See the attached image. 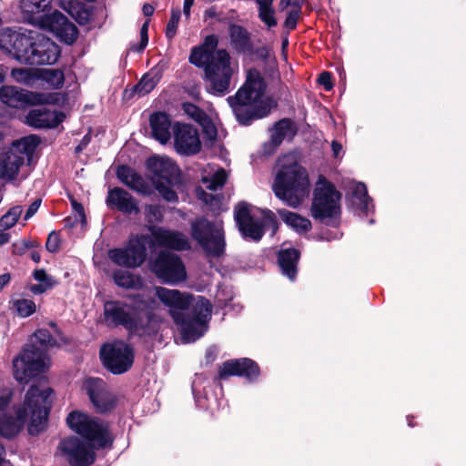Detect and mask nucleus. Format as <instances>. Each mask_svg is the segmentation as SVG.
<instances>
[{
  "label": "nucleus",
  "mask_w": 466,
  "mask_h": 466,
  "mask_svg": "<svg viewBox=\"0 0 466 466\" xmlns=\"http://www.w3.org/2000/svg\"><path fill=\"white\" fill-rule=\"evenodd\" d=\"M0 101L9 107L17 109L44 103L42 94L15 86H2L0 87Z\"/></svg>",
  "instance_id": "obj_19"
},
{
  "label": "nucleus",
  "mask_w": 466,
  "mask_h": 466,
  "mask_svg": "<svg viewBox=\"0 0 466 466\" xmlns=\"http://www.w3.org/2000/svg\"><path fill=\"white\" fill-rule=\"evenodd\" d=\"M33 278L46 287L47 289H51L56 285H58V281L55 279L52 276L48 275L45 268H35L32 274Z\"/></svg>",
  "instance_id": "obj_49"
},
{
  "label": "nucleus",
  "mask_w": 466,
  "mask_h": 466,
  "mask_svg": "<svg viewBox=\"0 0 466 466\" xmlns=\"http://www.w3.org/2000/svg\"><path fill=\"white\" fill-rule=\"evenodd\" d=\"M96 446L95 441H88L76 435H70L60 440L57 451L69 466H91L96 460Z\"/></svg>",
  "instance_id": "obj_11"
},
{
  "label": "nucleus",
  "mask_w": 466,
  "mask_h": 466,
  "mask_svg": "<svg viewBox=\"0 0 466 466\" xmlns=\"http://www.w3.org/2000/svg\"><path fill=\"white\" fill-rule=\"evenodd\" d=\"M35 34L22 28H3L0 30V49L21 64L26 65Z\"/></svg>",
  "instance_id": "obj_12"
},
{
  "label": "nucleus",
  "mask_w": 466,
  "mask_h": 466,
  "mask_svg": "<svg viewBox=\"0 0 466 466\" xmlns=\"http://www.w3.org/2000/svg\"><path fill=\"white\" fill-rule=\"evenodd\" d=\"M272 190L279 199L289 206H299L309 193L306 168L297 162L281 164L274 178Z\"/></svg>",
  "instance_id": "obj_5"
},
{
  "label": "nucleus",
  "mask_w": 466,
  "mask_h": 466,
  "mask_svg": "<svg viewBox=\"0 0 466 466\" xmlns=\"http://www.w3.org/2000/svg\"><path fill=\"white\" fill-rule=\"evenodd\" d=\"M206 50L202 49L199 46H193L190 50L188 61L196 67L205 69L207 65L215 59Z\"/></svg>",
  "instance_id": "obj_41"
},
{
  "label": "nucleus",
  "mask_w": 466,
  "mask_h": 466,
  "mask_svg": "<svg viewBox=\"0 0 466 466\" xmlns=\"http://www.w3.org/2000/svg\"><path fill=\"white\" fill-rule=\"evenodd\" d=\"M35 342L25 344L13 360L14 378L20 384H27L48 370V348L58 347L57 341L46 329H37Z\"/></svg>",
  "instance_id": "obj_4"
},
{
  "label": "nucleus",
  "mask_w": 466,
  "mask_h": 466,
  "mask_svg": "<svg viewBox=\"0 0 466 466\" xmlns=\"http://www.w3.org/2000/svg\"><path fill=\"white\" fill-rule=\"evenodd\" d=\"M174 145L180 155L193 156L201 149L198 129L190 124L176 123L173 127Z\"/></svg>",
  "instance_id": "obj_18"
},
{
  "label": "nucleus",
  "mask_w": 466,
  "mask_h": 466,
  "mask_svg": "<svg viewBox=\"0 0 466 466\" xmlns=\"http://www.w3.org/2000/svg\"><path fill=\"white\" fill-rule=\"evenodd\" d=\"M41 202H42L41 198H36L30 204V206L28 207V208L25 214V217H24L25 220H28L30 218H32L37 212V210L41 205Z\"/></svg>",
  "instance_id": "obj_63"
},
{
  "label": "nucleus",
  "mask_w": 466,
  "mask_h": 466,
  "mask_svg": "<svg viewBox=\"0 0 466 466\" xmlns=\"http://www.w3.org/2000/svg\"><path fill=\"white\" fill-rule=\"evenodd\" d=\"M55 393L50 387L41 389L32 384L24 403L15 410V416L10 413L0 415V436L7 440L16 437L28 420L27 431L37 436L46 430L48 416L52 408L51 396Z\"/></svg>",
  "instance_id": "obj_1"
},
{
  "label": "nucleus",
  "mask_w": 466,
  "mask_h": 466,
  "mask_svg": "<svg viewBox=\"0 0 466 466\" xmlns=\"http://www.w3.org/2000/svg\"><path fill=\"white\" fill-rule=\"evenodd\" d=\"M62 119L59 118L56 111H51L46 107L33 108L25 116V123L35 129L55 128Z\"/></svg>",
  "instance_id": "obj_26"
},
{
  "label": "nucleus",
  "mask_w": 466,
  "mask_h": 466,
  "mask_svg": "<svg viewBox=\"0 0 466 466\" xmlns=\"http://www.w3.org/2000/svg\"><path fill=\"white\" fill-rule=\"evenodd\" d=\"M151 270L166 284H178L187 279L186 267L181 258L167 250L158 252L152 262Z\"/></svg>",
  "instance_id": "obj_14"
},
{
  "label": "nucleus",
  "mask_w": 466,
  "mask_h": 466,
  "mask_svg": "<svg viewBox=\"0 0 466 466\" xmlns=\"http://www.w3.org/2000/svg\"><path fill=\"white\" fill-rule=\"evenodd\" d=\"M92 139L91 129L82 137L79 144L75 147V154L79 155L89 145Z\"/></svg>",
  "instance_id": "obj_60"
},
{
  "label": "nucleus",
  "mask_w": 466,
  "mask_h": 466,
  "mask_svg": "<svg viewBox=\"0 0 466 466\" xmlns=\"http://www.w3.org/2000/svg\"><path fill=\"white\" fill-rule=\"evenodd\" d=\"M147 245H154L149 235L141 234L128 239L126 248L130 256L133 268L144 264L147 257Z\"/></svg>",
  "instance_id": "obj_28"
},
{
  "label": "nucleus",
  "mask_w": 466,
  "mask_h": 466,
  "mask_svg": "<svg viewBox=\"0 0 466 466\" xmlns=\"http://www.w3.org/2000/svg\"><path fill=\"white\" fill-rule=\"evenodd\" d=\"M53 0H21L20 9L24 19L34 25H39L52 10Z\"/></svg>",
  "instance_id": "obj_25"
},
{
  "label": "nucleus",
  "mask_w": 466,
  "mask_h": 466,
  "mask_svg": "<svg viewBox=\"0 0 466 466\" xmlns=\"http://www.w3.org/2000/svg\"><path fill=\"white\" fill-rule=\"evenodd\" d=\"M40 78L54 89H60L65 84V73L60 68H47L39 71Z\"/></svg>",
  "instance_id": "obj_40"
},
{
  "label": "nucleus",
  "mask_w": 466,
  "mask_h": 466,
  "mask_svg": "<svg viewBox=\"0 0 466 466\" xmlns=\"http://www.w3.org/2000/svg\"><path fill=\"white\" fill-rule=\"evenodd\" d=\"M218 38L216 35H207L202 44L198 45L202 49L206 50L213 57L217 56Z\"/></svg>",
  "instance_id": "obj_55"
},
{
  "label": "nucleus",
  "mask_w": 466,
  "mask_h": 466,
  "mask_svg": "<svg viewBox=\"0 0 466 466\" xmlns=\"http://www.w3.org/2000/svg\"><path fill=\"white\" fill-rule=\"evenodd\" d=\"M218 350L215 346L207 349L205 352V365H211L218 358Z\"/></svg>",
  "instance_id": "obj_62"
},
{
  "label": "nucleus",
  "mask_w": 466,
  "mask_h": 466,
  "mask_svg": "<svg viewBox=\"0 0 466 466\" xmlns=\"http://www.w3.org/2000/svg\"><path fill=\"white\" fill-rule=\"evenodd\" d=\"M181 12L179 9H172L170 19L167 22L166 26L165 35L168 41H172V39L177 35V25L180 20Z\"/></svg>",
  "instance_id": "obj_48"
},
{
  "label": "nucleus",
  "mask_w": 466,
  "mask_h": 466,
  "mask_svg": "<svg viewBox=\"0 0 466 466\" xmlns=\"http://www.w3.org/2000/svg\"><path fill=\"white\" fill-rule=\"evenodd\" d=\"M14 396L12 389H2L0 390V411H4L11 403Z\"/></svg>",
  "instance_id": "obj_58"
},
{
  "label": "nucleus",
  "mask_w": 466,
  "mask_h": 466,
  "mask_svg": "<svg viewBox=\"0 0 466 466\" xmlns=\"http://www.w3.org/2000/svg\"><path fill=\"white\" fill-rule=\"evenodd\" d=\"M228 180V174L224 168H219L216 171L209 179V184L208 185V189L211 191H216L218 188L224 187Z\"/></svg>",
  "instance_id": "obj_51"
},
{
  "label": "nucleus",
  "mask_w": 466,
  "mask_h": 466,
  "mask_svg": "<svg viewBox=\"0 0 466 466\" xmlns=\"http://www.w3.org/2000/svg\"><path fill=\"white\" fill-rule=\"evenodd\" d=\"M182 108L188 116L198 123H202L207 117L205 111L193 103L185 102L182 105Z\"/></svg>",
  "instance_id": "obj_50"
},
{
  "label": "nucleus",
  "mask_w": 466,
  "mask_h": 466,
  "mask_svg": "<svg viewBox=\"0 0 466 466\" xmlns=\"http://www.w3.org/2000/svg\"><path fill=\"white\" fill-rule=\"evenodd\" d=\"M133 298L148 309L143 310L139 305L120 299L106 300L103 306L105 322L108 327L124 328L129 335L156 337L159 330V320L151 307L156 304L155 299H141L140 294Z\"/></svg>",
  "instance_id": "obj_3"
},
{
  "label": "nucleus",
  "mask_w": 466,
  "mask_h": 466,
  "mask_svg": "<svg viewBox=\"0 0 466 466\" xmlns=\"http://www.w3.org/2000/svg\"><path fill=\"white\" fill-rule=\"evenodd\" d=\"M371 201L372 199L368 194L366 185L362 182L355 184L351 190L352 207L367 215L369 212V203Z\"/></svg>",
  "instance_id": "obj_37"
},
{
  "label": "nucleus",
  "mask_w": 466,
  "mask_h": 466,
  "mask_svg": "<svg viewBox=\"0 0 466 466\" xmlns=\"http://www.w3.org/2000/svg\"><path fill=\"white\" fill-rule=\"evenodd\" d=\"M300 251L295 248L280 249L278 252V263L281 273L290 280H295L298 273V263Z\"/></svg>",
  "instance_id": "obj_31"
},
{
  "label": "nucleus",
  "mask_w": 466,
  "mask_h": 466,
  "mask_svg": "<svg viewBox=\"0 0 466 466\" xmlns=\"http://www.w3.org/2000/svg\"><path fill=\"white\" fill-rule=\"evenodd\" d=\"M39 247L40 242L38 240L21 239L12 245V253L16 256H23L29 248Z\"/></svg>",
  "instance_id": "obj_52"
},
{
  "label": "nucleus",
  "mask_w": 466,
  "mask_h": 466,
  "mask_svg": "<svg viewBox=\"0 0 466 466\" xmlns=\"http://www.w3.org/2000/svg\"><path fill=\"white\" fill-rule=\"evenodd\" d=\"M301 12L289 10L284 21V27L289 32L295 30Z\"/></svg>",
  "instance_id": "obj_56"
},
{
  "label": "nucleus",
  "mask_w": 466,
  "mask_h": 466,
  "mask_svg": "<svg viewBox=\"0 0 466 466\" xmlns=\"http://www.w3.org/2000/svg\"><path fill=\"white\" fill-rule=\"evenodd\" d=\"M112 277L116 286L126 289H140L144 286L142 277L129 271L116 269Z\"/></svg>",
  "instance_id": "obj_36"
},
{
  "label": "nucleus",
  "mask_w": 466,
  "mask_h": 466,
  "mask_svg": "<svg viewBox=\"0 0 466 466\" xmlns=\"http://www.w3.org/2000/svg\"><path fill=\"white\" fill-rule=\"evenodd\" d=\"M319 183L321 186L313 191L310 215L315 220L326 226L337 227L341 214L342 194L324 177H319Z\"/></svg>",
  "instance_id": "obj_6"
},
{
  "label": "nucleus",
  "mask_w": 466,
  "mask_h": 466,
  "mask_svg": "<svg viewBox=\"0 0 466 466\" xmlns=\"http://www.w3.org/2000/svg\"><path fill=\"white\" fill-rule=\"evenodd\" d=\"M68 20L69 19L60 11L51 10V12L44 18L43 23L38 26L44 29H48L56 35L58 31H61V27H63Z\"/></svg>",
  "instance_id": "obj_39"
},
{
  "label": "nucleus",
  "mask_w": 466,
  "mask_h": 466,
  "mask_svg": "<svg viewBox=\"0 0 466 466\" xmlns=\"http://www.w3.org/2000/svg\"><path fill=\"white\" fill-rule=\"evenodd\" d=\"M236 224L242 237L255 242L259 241L264 236V230L259 221H255L250 214L247 202H239L234 210Z\"/></svg>",
  "instance_id": "obj_20"
},
{
  "label": "nucleus",
  "mask_w": 466,
  "mask_h": 466,
  "mask_svg": "<svg viewBox=\"0 0 466 466\" xmlns=\"http://www.w3.org/2000/svg\"><path fill=\"white\" fill-rule=\"evenodd\" d=\"M147 170L154 175L153 181H163L167 185H174L178 181L179 169L170 159L157 156L147 159Z\"/></svg>",
  "instance_id": "obj_21"
},
{
  "label": "nucleus",
  "mask_w": 466,
  "mask_h": 466,
  "mask_svg": "<svg viewBox=\"0 0 466 466\" xmlns=\"http://www.w3.org/2000/svg\"><path fill=\"white\" fill-rule=\"evenodd\" d=\"M261 375L259 365L250 358L230 359L218 366L214 380L221 382L237 376L245 379L248 383H256Z\"/></svg>",
  "instance_id": "obj_15"
},
{
  "label": "nucleus",
  "mask_w": 466,
  "mask_h": 466,
  "mask_svg": "<svg viewBox=\"0 0 466 466\" xmlns=\"http://www.w3.org/2000/svg\"><path fill=\"white\" fill-rule=\"evenodd\" d=\"M252 50L246 52L247 56H256L258 59L263 62H267L269 57V48L267 46L255 47L252 43Z\"/></svg>",
  "instance_id": "obj_57"
},
{
  "label": "nucleus",
  "mask_w": 466,
  "mask_h": 466,
  "mask_svg": "<svg viewBox=\"0 0 466 466\" xmlns=\"http://www.w3.org/2000/svg\"><path fill=\"white\" fill-rule=\"evenodd\" d=\"M23 208L21 206H15L11 208L1 218H0V229H9L12 227H14L21 214H22Z\"/></svg>",
  "instance_id": "obj_45"
},
{
  "label": "nucleus",
  "mask_w": 466,
  "mask_h": 466,
  "mask_svg": "<svg viewBox=\"0 0 466 466\" xmlns=\"http://www.w3.org/2000/svg\"><path fill=\"white\" fill-rule=\"evenodd\" d=\"M297 133L298 127L291 118H281L271 128L270 144L275 148L279 147L286 137L292 140Z\"/></svg>",
  "instance_id": "obj_32"
},
{
  "label": "nucleus",
  "mask_w": 466,
  "mask_h": 466,
  "mask_svg": "<svg viewBox=\"0 0 466 466\" xmlns=\"http://www.w3.org/2000/svg\"><path fill=\"white\" fill-rule=\"evenodd\" d=\"M318 82L323 86L324 89L329 91L333 88L332 74L329 71H323L319 75Z\"/></svg>",
  "instance_id": "obj_59"
},
{
  "label": "nucleus",
  "mask_w": 466,
  "mask_h": 466,
  "mask_svg": "<svg viewBox=\"0 0 466 466\" xmlns=\"http://www.w3.org/2000/svg\"><path fill=\"white\" fill-rule=\"evenodd\" d=\"M149 230L154 245L157 244L159 247L177 251L188 250L190 248L187 238L179 231H172L157 226L150 227Z\"/></svg>",
  "instance_id": "obj_22"
},
{
  "label": "nucleus",
  "mask_w": 466,
  "mask_h": 466,
  "mask_svg": "<svg viewBox=\"0 0 466 466\" xmlns=\"http://www.w3.org/2000/svg\"><path fill=\"white\" fill-rule=\"evenodd\" d=\"M267 83L261 73L250 68L244 84L238 91L227 98L237 122L242 127H249L255 121L268 117L278 107V101L272 96H265Z\"/></svg>",
  "instance_id": "obj_2"
},
{
  "label": "nucleus",
  "mask_w": 466,
  "mask_h": 466,
  "mask_svg": "<svg viewBox=\"0 0 466 466\" xmlns=\"http://www.w3.org/2000/svg\"><path fill=\"white\" fill-rule=\"evenodd\" d=\"M75 18L79 25H85L90 20V12L82 7L76 12Z\"/></svg>",
  "instance_id": "obj_64"
},
{
  "label": "nucleus",
  "mask_w": 466,
  "mask_h": 466,
  "mask_svg": "<svg viewBox=\"0 0 466 466\" xmlns=\"http://www.w3.org/2000/svg\"><path fill=\"white\" fill-rule=\"evenodd\" d=\"M155 188L160 196L167 202L176 203L178 201L177 192L171 187L172 185H167L163 181H153Z\"/></svg>",
  "instance_id": "obj_46"
},
{
  "label": "nucleus",
  "mask_w": 466,
  "mask_h": 466,
  "mask_svg": "<svg viewBox=\"0 0 466 466\" xmlns=\"http://www.w3.org/2000/svg\"><path fill=\"white\" fill-rule=\"evenodd\" d=\"M233 75L231 57L227 49L217 50V56L204 69V80L209 83L208 93L223 96L229 89Z\"/></svg>",
  "instance_id": "obj_10"
},
{
  "label": "nucleus",
  "mask_w": 466,
  "mask_h": 466,
  "mask_svg": "<svg viewBox=\"0 0 466 466\" xmlns=\"http://www.w3.org/2000/svg\"><path fill=\"white\" fill-rule=\"evenodd\" d=\"M149 20L144 22L140 28V41L138 44L131 45L129 50L132 52L141 53L145 50L148 44V26Z\"/></svg>",
  "instance_id": "obj_53"
},
{
  "label": "nucleus",
  "mask_w": 466,
  "mask_h": 466,
  "mask_svg": "<svg viewBox=\"0 0 466 466\" xmlns=\"http://www.w3.org/2000/svg\"><path fill=\"white\" fill-rule=\"evenodd\" d=\"M56 36L66 45H73L77 39L78 29L70 20H68L66 25L61 27V31H58Z\"/></svg>",
  "instance_id": "obj_44"
},
{
  "label": "nucleus",
  "mask_w": 466,
  "mask_h": 466,
  "mask_svg": "<svg viewBox=\"0 0 466 466\" xmlns=\"http://www.w3.org/2000/svg\"><path fill=\"white\" fill-rule=\"evenodd\" d=\"M71 206H72L73 209L76 212L77 217L80 218V222L82 224H86V217L85 214V209H84L83 205L81 203L77 202L76 199L72 198Z\"/></svg>",
  "instance_id": "obj_61"
},
{
  "label": "nucleus",
  "mask_w": 466,
  "mask_h": 466,
  "mask_svg": "<svg viewBox=\"0 0 466 466\" xmlns=\"http://www.w3.org/2000/svg\"><path fill=\"white\" fill-rule=\"evenodd\" d=\"M117 178L129 188L147 194V184L143 177L131 167L120 165L116 168Z\"/></svg>",
  "instance_id": "obj_34"
},
{
  "label": "nucleus",
  "mask_w": 466,
  "mask_h": 466,
  "mask_svg": "<svg viewBox=\"0 0 466 466\" xmlns=\"http://www.w3.org/2000/svg\"><path fill=\"white\" fill-rule=\"evenodd\" d=\"M212 306L208 299L202 296L197 298V301L189 312L171 310L174 322L180 327L183 339L187 342L195 341L200 338L207 329V323L211 318Z\"/></svg>",
  "instance_id": "obj_8"
},
{
  "label": "nucleus",
  "mask_w": 466,
  "mask_h": 466,
  "mask_svg": "<svg viewBox=\"0 0 466 466\" xmlns=\"http://www.w3.org/2000/svg\"><path fill=\"white\" fill-rule=\"evenodd\" d=\"M61 245L60 232L53 230L48 234L46 248L50 253L58 252Z\"/></svg>",
  "instance_id": "obj_54"
},
{
  "label": "nucleus",
  "mask_w": 466,
  "mask_h": 466,
  "mask_svg": "<svg viewBox=\"0 0 466 466\" xmlns=\"http://www.w3.org/2000/svg\"><path fill=\"white\" fill-rule=\"evenodd\" d=\"M278 214L281 219L298 233H306L312 228L309 218L300 216L298 213L287 209H278Z\"/></svg>",
  "instance_id": "obj_35"
},
{
  "label": "nucleus",
  "mask_w": 466,
  "mask_h": 466,
  "mask_svg": "<svg viewBox=\"0 0 466 466\" xmlns=\"http://www.w3.org/2000/svg\"><path fill=\"white\" fill-rule=\"evenodd\" d=\"M85 388L98 413L110 412L116 407L117 397L106 390L102 379L89 378L85 383Z\"/></svg>",
  "instance_id": "obj_17"
},
{
  "label": "nucleus",
  "mask_w": 466,
  "mask_h": 466,
  "mask_svg": "<svg viewBox=\"0 0 466 466\" xmlns=\"http://www.w3.org/2000/svg\"><path fill=\"white\" fill-rule=\"evenodd\" d=\"M61 56L60 46L51 38L36 33L26 65H54Z\"/></svg>",
  "instance_id": "obj_16"
},
{
  "label": "nucleus",
  "mask_w": 466,
  "mask_h": 466,
  "mask_svg": "<svg viewBox=\"0 0 466 466\" xmlns=\"http://www.w3.org/2000/svg\"><path fill=\"white\" fill-rule=\"evenodd\" d=\"M156 295L158 299L167 306L171 310L182 311L192 309L197 299L192 294L183 293L177 289H168L167 288L158 287L156 289Z\"/></svg>",
  "instance_id": "obj_24"
},
{
  "label": "nucleus",
  "mask_w": 466,
  "mask_h": 466,
  "mask_svg": "<svg viewBox=\"0 0 466 466\" xmlns=\"http://www.w3.org/2000/svg\"><path fill=\"white\" fill-rule=\"evenodd\" d=\"M166 65L159 62L146 73L142 78L133 86L131 95L137 94L139 96L150 93L163 77Z\"/></svg>",
  "instance_id": "obj_30"
},
{
  "label": "nucleus",
  "mask_w": 466,
  "mask_h": 466,
  "mask_svg": "<svg viewBox=\"0 0 466 466\" xmlns=\"http://www.w3.org/2000/svg\"><path fill=\"white\" fill-rule=\"evenodd\" d=\"M68 428L88 441H95L102 449L111 448L114 442L109 425L99 418L91 417L80 410H72L66 417Z\"/></svg>",
  "instance_id": "obj_7"
},
{
  "label": "nucleus",
  "mask_w": 466,
  "mask_h": 466,
  "mask_svg": "<svg viewBox=\"0 0 466 466\" xmlns=\"http://www.w3.org/2000/svg\"><path fill=\"white\" fill-rule=\"evenodd\" d=\"M263 230L271 229V234L275 235L279 229V221L273 211L266 208L262 211V219L259 221Z\"/></svg>",
  "instance_id": "obj_47"
},
{
  "label": "nucleus",
  "mask_w": 466,
  "mask_h": 466,
  "mask_svg": "<svg viewBox=\"0 0 466 466\" xmlns=\"http://www.w3.org/2000/svg\"><path fill=\"white\" fill-rule=\"evenodd\" d=\"M274 0H256L258 5V18L268 26L275 27L278 21L275 17V9L273 8Z\"/></svg>",
  "instance_id": "obj_38"
},
{
  "label": "nucleus",
  "mask_w": 466,
  "mask_h": 466,
  "mask_svg": "<svg viewBox=\"0 0 466 466\" xmlns=\"http://www.w3.org/2000/svg\"><path fill=\"white\" fill-rule=\"evenodd\" d=\"M170 116L164 111L154 112L149 116V126L152 137L161 144H166L171 137Z\"/></svg>",
  "instance_id": "obj_29"
},
{
  "label": "nucleus",
  "mask_w": 466,
  "mask_h": 466,
  "mask_svg": "<svg viewBox=\"0 0 466 466\" xmlns=\"http://www.w3.org/2000/svg\"><path fill=\"white\" fill-rule=\"evenodd\" d=\"M192 238L198 241L207 255L219 258L225 251L223 231L215 228L213 222L205 218L197 219L191 225Z\"/></svg>",
  "instance_id": "obj_13"
},
{
  "label": "nucleus",
  "mask_w": 466,
  "mask_h": 466,
  "mask_svg": "<svg viewBox=\"0 0 466 466\" xmlns=\"http://www.w3.org/2000/svg\"><path fill=\"white\" fill-rule=\"evenodd\" d=\"M103 367L114 375H121L132 368L135 361L133 347L122 339L104 343L99 350Z\"/></svg>",
  "instance_id": "obj_9"
},
{
  "label": "nucleus",
  "mask_w": 466,
  "mask_h": 466,
  "mask_svg": "<svg viewBox=\"0 0 466 466\" xmlns=\"http://www.w3.org/2000/svg\"><path fill=\"white\" fill-rule=\"evenodd\" d=\"M108 258L110 260L119 266L127 268H134L128 251L125 248H114L108 250Z\"/></svg>",
  "instance_id": "obj_42"
},
{
  "label": "nucleus",
  "mask_w": 466,
  "mask_h": 466,
  "mask_svg": "<svg viewBox=\"0 0 466 466\" xmlns=\"http://www.w3.org/2000/svg\"><path fill=\"white\" fill-rule=\"evenodd\" d=\"M228 33L230 46L237 54L246 55V52L252 50V35L245 26L229 23Z\"/></svg>",
  "instance_id": "obj_27"
},
{
  "label": "nucleus",
  "mask_w": 466,
  "mask_h": 466,
  "mask_svg": "<svg viewBox=\"0 0 466 466\" xmlns=\"http://www.w3.org/2000/svg\"><path fill=\"white\" fill-rule=\"evenodd\" d=\"M11 309L16 311L19 317L27 318L35 312L36 306L32 299H18L12 302Z\"/></svg>",
  "instance_id": "obj_43"
},
{
  "label": "nucleus",
  "mask_w": 466,
  "mask_h": 466,
  "mask_svg": "<svg viewBox=\"0 0 466 466\" xmlns=\"http://www.w3.org/2000/svg\"><path fill=\"white\" fill-rule=\"evenodd\" d=\"M106 204L108 208L123 214H137L139 212L137 200L126 189L115 187L109 188Z\"/></svg>",
  "instance_id": "obj_23"
},
{
  "label": "nucleus",
  "mask_w": 466,
  "mask_h": 466,
  "mask_svg": "<svg viewBox=\"0 0 466 466\" xmlns=\"http://www.w3.org/2000/svg\"><path fill=\"white\" fill-rule=\"evenodd\" d=\"M25 162L23 155L8 150L2 156L0 162V178L15 180L19 173L21 166Z\"/></svg>",
  "instance_id": "obj_33"
}]
</instances>
